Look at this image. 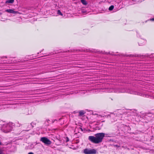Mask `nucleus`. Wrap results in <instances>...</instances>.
Wrapping results in <instances>:
<instances>
[{"label": "nucleus", "instance_id": "nucleus-1", "mask_svg": "<svg viewBox=\"0 0 154 154\" xmlns=\"http://www.w3.org/2000/svg\"><path fill=\"white\" fill-rule=\"evenodd\" d=\"M95 136H90L88 137V140L92 143L97 144L102 141L103 139L105 137V134L103 133H97Z\"/></svg>", "mask_w": 154, "mask_h": 154}, {"label": "nucleus", "instance_id": "nucleus-2", "mask_svg": "<svg viewBox=\"0 0 154 154\" xmlns=\"http://www.w3.org/2000/svg\"><path fill=\"white\" fill-rule=\"evenodd\" d=\"M13 123H9L6 124H3L2 127V131L5 133H8L11 131L12 129Z\"/></svg>", "mask_w": 154, "mask_h": 154}, {"label": "nucleus", "instance_id": "nucleus-3", "mask_svg": "<svg viewBox=\"0 0 154 154\" xmlns=\"http://www.w3.org/2000/svg\"><path fill=\"white\" fill-rule=\"evenodd\" d=\"M40 141L45 143V144L48 146L51 145L52 143L51 142L48 138L45 137H41Z\"/></svg>", "mask_w": 154, "mask_h": 154}, {"label": "nucleus", "instance_id": "nucleus-4", "mask_svg": "<svg viewBox=\"0 0 154 154\" xmlns=\"http://www.w3.org/2000/svg\"><path fill=\"white\" fill-rule=\"evenodd\" d=\"M83 152L85 154H96L97 151L96 150L94 149H85L84 150Z\"/></svg>", "mask_w": 154, "mask_h": 154}, {"label": "nucleus", "instance_id": "nucleus-5", "mask_svg": "<svg viewBox=\"0 0 154 154\" xmlns=\"http://www.w3.org/2000/svg\"><path fill=\"white\" fill-rule=\"evenodd\" d=\"M129 93L131 94H137L138 95H140L141 96H142L143 97H151V96L146 94H144L141 93H137V92H135V91H130Z\"/></svg>", "mask_w": 154, "mask_h": 154}, {"label": "nucleus", "instance_id": "nucleus-6", "mask_svg": "<svg viewBox=\"0 0 154 154\" xmlns=\"http://www.w3.org/2000/svg\"><path fill=\"white\" fill-rule=\"evenodd\" d=\"M5 11L10 13L20 14V13L18 12L17 11H15L13 9H7L5 10Z\"/></svg>", "mask_w": 154, "mask_h": 154}, {"label": "nucleus", "instance_id": "nucleus-7", "mask_svg": "<svg viewBox=\"0 0 154 154\" xmlns=\"http://www.w3.org/2000/svg\"><path fill=\"white\" fill-rule=\"evenodd\" d=\"M114 91L116 93H124L125 92V91L123 89H113V91Z\"/></svg>", "mask_w": 154, "mask_h": 154}, {"label": "nucleus", "instance_id": "nucleus-8", "mask_svg": "<svg viewBox=\"0 0 154 154\" xmlns=\"http://www.w3.org/2000/svg\"><path fill=\"white\" fill-rule=\"evenodd\" d=\"M59 141V143H55L57 145H60L62 142L61 140L60 139V138L59 137L58 138H56V139L55 140H54V141Z\"/></svg>", "mask_w": 154, "mask_h": 154}, {"label": "nucleus", "instance_id": "nucleus-9", "mask_svg": "<svg viewBox=\"0 0 154 154\" xmlns=\"http://www.w3.org/2000/svg\"><path fill=\"white\" fill-rule=\"evenodd\" d=\"M14 2V0H8L6 1V3H13Z\"/></svg>", "mask_w": 154, "mask_h": 154}, {"label": "nucleus", "instance_id": "nucleus-10", "mask_svg": "<svg viewBox=\"0 0 154 154\" xmlns=\"http://www.w3.org/2000/svg\"><path fill=\"white\" fill-rule=\"evenodd\" d=\"M81 2L84 5H86L87 4V2L85 0H81Z\"/></svg>", "mask_w": 154, "mask_h": 154}, {"label": "nucleus", "instance_id": "nucleus-11", "mask_svg": "<svg viewBox=\"0 0 154 154\" xmlns=\"http://www.w3.org/2000/svg\"><path fill=\"white\" fill-rule=\"evenodd\" d=\"M79 116H82L85 113L83 111H81L79 112Z\"/></svg>", "mask_w": 154, "mask_h": 154}, {"label": "nucleus", "instance_id": "nucleus-12", "mask_svg": "<svg viewBox=\"0 0 154 154\" xmlns=\"http://www.w3.org/2000/svg\"><path fill=\"white\" fill-rule=\"evenodd\" d=\"M109 116L110 117H111V116L109 115H108V116H105V115H99L98 117H108V116Z\"/></svg>", "mask_w": 154, "mask_h": 154}, {"label": "nucleus", "instance_id": "nucleus-13", "mask_svg": "<svg viewBox=\"0 0 154 154\" xmlns=\"http://www.w3.org/2000/svg\"><path fill=\"white\" fill-rule=\"evenodd\" d=\"M114 8V6L113 5H111L109 8V11H112L113 9Z\"/></svg>", "mask_w": 154, "mask_h": 154}, {"label": "nucleus", "instance_id": "nucleus-14", "mask_svg": "<svg viewBox=\"0 0 154 154\" xmlns=\"http://www.w3.org/2000/svg\"><path fill=\"white\" fill-rule=\"evenodd\" d=\"M57 13L59 15H60L62 16L63 15V14L61 13V12L60 10H58Z\"/></svg>", "mask_w": 154, "mask_h": 154}, {"label": "nucleus", "instance_id": "nucleus-15", "mask_svg": "<svg viewBox=\"0 0 154 154\" xmlns=\"http://www.w3.org/2000/svg\"><path fill=\"white\" fill-rule=\"evenodd\" d=\"M66 142H67L69 140V138L68 137H66Z\"/></svg>", "mask_w": 154, "mask_h": 154}, {"label": "nucleus", "instance_id": "nucleus-16", "mask_svg": "<svg viewBox=\"0 0 154 154\" xmlns=\"http://www.w3.org/2000/svg\"><path fill=\"white\" fill-rule=\"evenodd\" d=\"M113 146L114 147L116 146V147H119V146H118L117 145H113Z\"/></svg>", "mask_w": 154, "mask_h": 154}, {"label": "nucleus", "instance_id": "nucleus-17", "mask_svg": "<svg viewBox=\"0 0 154 154\" xmlns=\"http://www.w3.org/2000/svg\"><path fill=\"white\" fill-rule=\"evenodd\" d=\"M2 154V151L0 150V154Z\"/></svg>", "mask_w": 154, "mask_h": 154}, {"label": "nucleus", "instance_id": "nucleus-18", "mask_svg": "<svg viewBox=\"0 0 154 154\" xmlns=\"http://www.w3.org/2000/svg\"><path fill=\"white\" fill-rule=\"evenodd\" d=\"M28 154H34V153L32 152H30Z\"/></svg>", "mask_w": 154, "mask_h": 154}, {"label": "nucleus", "instance_id": "nucleus-19", "mask_svg": "<svg viewBox=\"0 0 154 154\" xmlns=\"http://www.w3.org/2000/svg\"><path fill=\"white\" fill-rule=\"evenodd\" d=\"M150 20H152V21H154V18H153L151 19Z\"/></svg>", "mask_w": 154, "mask_h": 154}, {"label": "nucleus", "instance_id": "nucleus-20", "mask_svg": "<svg viewBox=\"0 0 154 154\" xmlns=\"http://www.w3.org/2000/svg\"><path fill=\"white\" fill-rule=\"evenodd\" d=\"M2 122H2V121H0V125H2L1 123Z\"/></svg>", "mask_w": 154, "mask_h": 154}, {"label": "nucleus", "instance_id": "nucleus-21", "mask_svg": "<svg viewBox=\"0 0 154 154\" xmlns=\"http://www.w3.org/2000/svg\"><path fill=\"white\" fill-rule=\"evenodd\" d=\"M24 113L26 115H28L29 114V113Z\"/></svg>", "mask_w": 154, "mask_h": 154}, {"label": "nucleus", "instance_id": "nucleus-22", "mask_svg": "<svg viewBox=\"0 0 154 154\" xmlns=\"http://www.w3.org/2000/svg\"><path fill=\"white\" fill-rule=\"evenodd\" d=\"M118 111H119V112L120 113H120V112L121 111V110H118Z\"/></svg>", "mask_w": 154, "mask_h": 154}, {"label": "nucleus", "instance_id": "nucleus-23", "mask_svg": "<svg viewBox=\"0 0 154 154\" xmlns=\"http://www.w3.org/2000/svg\"><path fill=\"white\" fill-rule=\"evenodd\" d=\"M25 110L26 111H27L28 110V109H25Z\"/></svg>", "mask_w": 154, "mask_h": 154}, {"label": "nucleus", "instance_id": "nucleus-24", "mask_svg": "<svg viewBox=\"0 0 154 154\" xmlns=\"http://www.w3.org/2000/svg\"><path fill=\"white\" fill-rule=\"evenodd\" d=\"M59 143V141L57 142H56V143Z\"/></svg>", "mask_w": 154, "mask_h": 154}, {"label": "nucleus", "instance_id": "nucleus-25", "mask_svg": "<svg viewBox=\"0 0 154 154\" xmlns=\"http://www.w3.org/2000/svg\"><path fill=\"white\" fill-rule=\"evenodd\" d=\"M80 129H81L82 131H83L82 129V128H80Z\"/></svg>", "mask_w": 154, "mask_h": 154}, {"label": "nucleus", "instance_id": "nucleus-26", "mask_svg": "<svg viewBox=\"0 0 154 154\" xmlns=\"http://www.w3.org/2000/svg\"><path fill=\"white\" fill-rule=\"evenodd\" d=\"M8 63H11L12 62H9Z\"/></svg>", "mask_w": 154, "mask_h": 154}, {"label": "nucleus", "instance_id": "nucleus-27", "mask_svg": "<svg viewBox=\"0 0 154 154\" xmlns=\"http://www.w3.org/2000/svg\"><path fill=\"white\" fill-rule=\"evenodd\" d=\"M104 122V121H102V122Z\"/></svg>", "mask_w": 154, "mask_h": 154}, {"label": "nucleus", "instance_id": "nucleus-28", "mask_svg": "<svg viewBox=\"0 0 154 154\" xmlns=\"http://www.w3.org/2000/svg\"><path fill=\"white\" fill-rule=\"evenodd\" d=\"M14 60V59H12L11 60Z\"/></svg>", "mask_w": 154, "mask_h": 154}, {"label": "nucleus", "instance_id": "nucleus-29", "mask_svg": "<svg viewBox=\"0 0 154 154\" xmlns=\"http://www.w3.org/2000/svg\"><path fill=\"white\" fill-rule=\"evenodd\" d=\"M4 63H8V62H4Z\"/></svg>", "mask_w": 154, "mask_h": 154}, {"label": "nucleus", "instance_id": "nucleus-30", "mask_svg": "<svg viewBox=\"0 0 154 154\" xmlns=\"http://www.w3.org/2000/svg\"><path fill=\"white\" fill-rule=\"evenodd\" d=\"M32 123H31V125H32Z\"/></svg>", "mask_w": 154, "mask_h": 154}]
</instances>
